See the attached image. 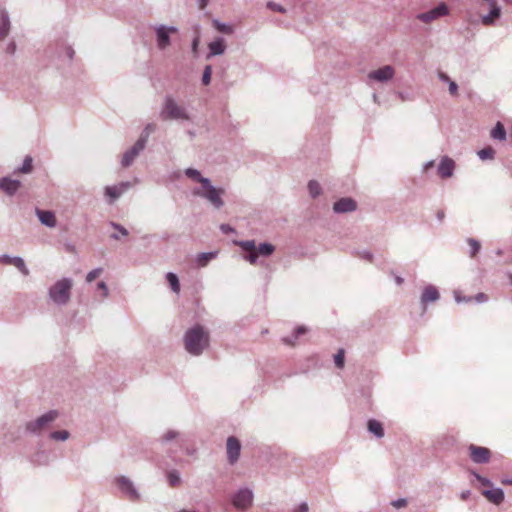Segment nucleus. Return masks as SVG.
Listing matches in <instances>:
<instances>
[{"mask_svg": "<svg viewBox=\"0 0 512 512\" xmlns=\"http://www.w3.org/2000/svg\"><path fill=\"white\" fill-rule=\"evenodd\" d=\"M185 349L198 356L209 346V334L201 325H196L185 333Z\"/></svg>", "mask_w": 512, "mask_h": 512, "instance_id": "f257e3e1", "label": "nucleus"}, {"mask_svg": "<svg viewBox=\"0 0 512 512\" xmlns=\"http://www.w3.org/2000/svg\"><path fill=\"white\" fill-rule=\"evenodd\" d=\"M192 193L195 196L205 198L217 209L224 205L222 196L225 194V190L214 187L209 179L201 180V186L194 188Z\"/></svg>", "mask_w": 512, "mask_h": 512, "instance_id": "f03ea898", "label": "nucleus"}, {"mask_svg": "<svg viewBox=\"0 0 512 512\" xmlns=\"http://www.w3.org/2000/svg\"><path fill=\"white\" fill-rule=\"evenodd\" d=\"M72 281L63 278L57 281L49 290V296L57 304H66L70 299Z\"/></svg>", "mask_w": 512, "mask_h": 512, "instance_id": "7ed1b4c3", "label": "nucleus"}, {"mask_svg": "<svg viewBox=\"0 0 512 512\" xmlns=\"http://www.w3.org/2000/svg\"><path fill=\"white\" fill-rule=\"evenodd\" d=\"M154 128V125H147L144 133L140 136L135 145L123 155L122 165L124 167L129 166L133 162L134 158L139 154V152L144 149L147 138L150 132L154 130Z\"/></svg>", "mask_w": 512, "mask_h": 512, "instance_id": "20e7f679", "label": "nucleus"}, {"mask_svg": "<svg viewBox=\"0 0 512 512\" xmlns=\"http://www.w3.org/2000/svg\"><path fill=\"white\" fill-rule=\"evenodd\" d=\"M163 119H188L185 109L178 105L172 98L168 97L165 100L163 110L161 112Z\"/></svg>", "mask_w": 512, "mask_h": 512, "instance_id": "39448f33", "label": "nucleus"}, {"mask_svg": "<svg viewBox=\"0 0 512 512\" xmlns=\"http://www.w3.org/2000/svg\"><path fill=\"white\" fill-rule=\"evenodd\" d=\"M448 13H449L448 6L445 3H441L434 9H432L428 12L419 14L417 16V18L424 23H430L442 16L448 15Z\"/></svg>", "mask_w": 512, "mask_h": 512, "instance_id": "423d86ee", "label": "nucleus"}, {"mask_svg": "<svg viewBox=\"0 0 512 512\" xmlns=\"http://www.w3.org/2000/svg\"><path fill=\"white\" fill-rule=\"evenodd\" d=\"M395 75V69L391 65H385L368 73V78L376 82H387Z\"/></svg>", "mask_w": 512, "mask_h": 512, "instance_id": "0eeeda50", "label": "nucleus"}, {"mask_svg": "<svg viewBox=\"0 0 512 512\" xmlns=\"http://www.w3.org/2000/svg\"><path fill=\"white\" fill-rule=\"evenodd\" d=\"M468 449L473 462L488 463L490 461L491 451L488 448L471 444Z\"/></svg>", "mask_w": 512, "mask_h": 512, "instance_id": "6e6552de", "label": "nucleus"}, {"mask_svg": "<svg viewBox=\"0 0 512 512\" xmlns=\"http://www.w3.org/2000/svg\"><path fill=\"white\" fill-rule=\"evenodd\" d=\"M253 495L248 489L239 490L233 497L232 503L238 509H246L252 504Z\"/></svg>", "mask_w": 512, "mask_h": 512, "instance_id": "1a4fd4ad", "label": "nucleus"}, {"mask_svg": "<svg viewBox=\"0 0 512 512\" xmlns=\"http://www.w3.org/2000/svg\"><path fill=\"white\" fill-rule=\"evenodd\" d=\"M226 448H227L228 461L230 464H234L239 459V456H240V451H241L240 441L236 437L230 436L227 439Z\"/></svg>", "mask_w": 512, "mask_h": 512, "instance_id": "9d476101", "label": "nucleus"}, {"mask_svg": "<svg viewBox=\"0 0 512 512\" xmlns=\"http://www.w3.org/2000/svg\"><path fill=\"white\" fill-rule=\"evenodd\" d=\"M58 416V413L56 411H50L41 417H39L36 421L30 422L27 425V428L32 431L36 432L44 428L48 423L54 421Z\"/></svg>", "mask_w": 512, "mask_h": 512, "instance_id": "9b49d317", "label": "nucleus"}, {"mask_svg": "<svg viewBox=\"0 0 512 512\" xmlns=\"http://www.w3.org/2000/svg\"><path fill=\"white\" fill-rule=\"evenodd\" d=\"M177 28L175 27H165V26H159L156 28V34H157V43L158 47L160 49H165L167 46L170 45V38L169 33H176Z\"/></svg>", "mask_w": 512, "mask_h": 512, "instance_id": "f8f14e48", "label": "nucleus"}, {"mask_svg": "<svg viewBox=\"0 0 512 512\" xmlns=\"http://www.w3.org/2000/svg\"><path fill=\"white\" fill-rule=\"evenodd\" d=\"M236 245L241 247L244 251L248 252L249 254L245 256V259L250 262V264L254 265L256 264L257 258L259 257L258 253L256 252V244L253 240L248 241H237L235 242Z\"/></svg>", "mask_w": 512, "mask_h": 512, "instance_id": "ddd939ff", "label": "nucleus"}, {"mask_svg": "<svg viewBox=\"0 0 512 512\" xmlns=\"http://www.w3.org/2000/svg\"><path fill=\"white\" fill-rule=\"evenodd\" d=\"M129 182H122L118 185L107 186L105 188V195L110 198V202H113L119 198L127 189L130 187Z\"/></svg>", "mask_w": 512, "mask_h": 512, "instance_id": "4468645a", "label": "nucleus"}, {"mask_svg": "<svg viewBox=\"0 0 512 512\" xmlns=\"http://www.w3.org/2000/svg\"><path fill=\"white\" fill-rule=\"evenodd\" d=\"M455 168V162L445 156L442 158L439 166H438V174L441 178H449L453 175V171Z\"/></svg>", "mask_w": 512, "mask_h": 512, "instance_id": "2eb2a0df", "label": "nucleus"}, {"mask_svg": "<svg viewBox=\"0 0 512 512\" xmlns=\"http://www.w3.org/2000/svg\"><path fill=\"white\" fill-rule=\"evenodd\" d=\"M357 204L351 198H341L334 203L333 209L337 213H345L356 210Z\"/></svg>", "mask_w": 512, "mask_h": 512, "instance_id": "dca6fc26", "label": "nucleus"}, {"mask_svg": "<svg viewBox=\"0 0 512 512\" xmlns=\"http://www.w3.org/2000/svg\"><path fill=\"white\" fill-rule=\"evenodd\" d=\"M482 495L491 503L499 505L504 500V492L500 488L482 490Z\"/></svg>", "mask_w": 512, "mask_h": 512, "instance_id": "f3484780", "label": "nucleus"}, {"mask_svg": "<svg viewBox=\"0 0 512 512\" xmlns=\"http://www.w3.org/2000/svg\"><path fill=\"white\" fill-rule=\"evenodd\" d=\"M20 185L21 183L19 180H14L7 177L0 179V189L5 191L9 195L14 194L18 190Z\"/></svg>", "mask_w": 512, "mask_h": 512, "instance_id": "a211bd4d", "label": "nucleus"}, {"mask_svg": "<svg viewBox=\"0 0 512 512\" xmlns=\"http://www.w3.org/2000/svg\"><path fill=\"white\" fill-rule=\"evenodd\" d=\"M36 213L42 224L48 227L56 226V217L53 212L37 209Z\"/></svg>", "mask_w": 512, "mask_h": 512, "instance_id": "6ab92c4d", "label": "nucleus"}, {"mask_svg": "<svg viewBox=\"0 0 512 512\" xmlns=\"http://www.w3.org/2000/svg\"><path fill=\"white\" fill-rule=\"evenodd\" d=\"M501 13L500 8L497 6L495 2H491V11L488 15L482 17V23L485 26H490L494 23L496 19L499 18Z\"/></svg>", "mask_w": 512, "mask_h": 512, "instance_id": "aec40b11", "label": "nucleus"}, {"mask_svg": "<svg viewBox=\"0 0 512 512\" xmlns=\"http://www.w3.org/2000/svg\"><path fill=\"white\" fill-rule=\"evenodd\" d=\"M439 298V292L434 286H427L423 290L421 301L423 304L434 302Z\"/></svg>", "mask_w": 512, "mask_h": 512, "instance_id": "412c9836", "label": "nucleus"}, {"mask_svg": "<svg viewBox=\"0 0 512 512\" xmlns=\"http://www.w3.org/2000/svg\"><path fill=\"white\" fill-rule=\"evenodd\" d=\"M208 47L210 50V53L208 55V58H209L210 56L223 54L225 51L226 45H225L224 40L222 38H219V39L209 43Z\"/></svg>", "mask_w": 512, "mask_h": 512, "instance_id": "4be33fe9", "label": "nucleus"}, {"mask_svg": "<svg viewBox=\"0 0 512 512\" xmlns=\"http://www.w3.org/2000/svg\"><path fill=\"white\" fill-rule=\"evenodd\" d=\"M117 485L122 491L127 493L130 496V498L136 497V491L133 488L132 483L127 478H125V477L118 478Z\"/></svg>", "mask_w": 512, "mask_h": 512, "instance_id": "5701e85b", "label": "nucleus"}, {"mask_svg": "<svg viewBox=\"0 0 512 512\" xmlns=\"http://www.w3.org/2000/svg\"><path fill=\"white\" fill-rule=\"evenodd\" d=\"M307 333V328L305 326H298L292 336L283 337L282 341L284 344L289 346H294L297 343V339L300 335H304Z\"/></svg>", "mask_w": 512, "mask_h": 512, "instance_id": "b1692460", "label": "nucleus"}, {"mask_svg": "<svg viewBox=\"0 0 512 512\" xmlns=\"http://www.w3.org/2000/svg\"><path fill=\"white\" fill-rule=\"evenodd\" d=\"M368 430L374 434L376 437L378 438H381L384 436V429H383V426H382V423L375 420V419H371L368 421Z\"/></svg>", "mask_w": 512, "mask_h": 512, "instance_id": "393cba45", "label": "nucleus"}, {"mask_svg": "<svg viewBox=\"0 0 512 512\" xmlns=\"http://www.w3.org/2000/svg\"><path fill=\"white\" fill-rule=\"evenodd\" d=\"M490 135L493 139L505 140L506 139V131H505L503 124L501 122H497L495 127L492 129Z\"/></svg>", "mask_w": 512, "mask_h": 512, "instance_id": "a878e982", "label": "nucleus"}, {"mask_svg": "<svg viewBox=\"0 0 512 512\" xmlns=\"http://www.w3.org/2000/svg\"><path fill=\"white\" fill-rule=\"evenodd\" d=\"M2 23L0 25V40L4 39L9 32V19L5 12H1Z\"/></svg>", "mask_w": 512, "mask_h": 512, "instance_id": "bb28decb", "label": "nucleus"}, {"mask_svg": "<svg viewBox=\"0 0 512 512\" xmlns=\"http://www.w3.org/2000/svg\"><path fill=\"white\" fill-rule=\"evenodd\" d=\"M275 251V247L269 243H262L256 247V252L260 256H269Z\"/></svg>", "mask_w": 512, "mask_h": 512, "instance_id": "cd10ccee", "label": "nucleus"}, {"mask_svg": "<svg viewBox=\"0 0 512 512\" xmlns=\"http://www.w3.org/2000/svg\"><path fill=\"white\" fill-rule=\"evenodd\" d=\"M33 159L31 156H26L23 165L17 169L18 173L28 174L33 170Z\"/></svg>", "mask_w": 512, "mask_h": 512, "instance_id": "c85d7f7f", "label": "nucleus"}, {"mask_svg": "<svg viewBox=\"0 0 512 512\" xmlns=\"http://www.w3.org/2000/svg\"><path fill=\"white\" fill-rule=\"evenodd\" d=\"M166 278H167L168 283H169V284H170V286H171V289H172L175 293H179V291H180V284H179L178 277H177L174 273L169 272V273L166 275Z\"/></svg>", "mask_w": 512, "mask_h": 512, "instance_id": "c756f323", "label": "nucleus"}, {"mask_svg": "<svg viewBox=\"0 0 512 512\" xmlns=\"http://www.w3.org/2000/svg\"><path fill=\"white\" fill-rule=\"evenodd\" d=\"M12 265L15 266L17 269H19V271L27 276L29 274V271L23 261L22 258L20 257H13V262H12Z\"/></svg>", "mask_w": 512, "mask_h": 512, "instance_id": "7c9ffc66", "label": "nucleus"}, {"mask_svg": "<svg viewBox=\"0 0 512 512\" xmlns=\"http://www.w3.org/2000/svg\"><path fill=\"white\" fill-rule=\"evenodd\" d=\"M212 24L215 27V29L221 33H224V34H232L233 33V28L231 26L222 24L218 20H213Z\"/></svg>", "mask_w": 512, "mask_h": 512, "instance_id": "2f4dec72", "label": "nucleus"}, {"mask_svg": "<svg viewBox=\"0 0 512 512\" xmlns=\"http://www.w3.org/2000/svg\"><path fill=\"white\" fill-rule=\"evenodd\" d=\"M215 257V253H201L198 255L197 262L198 265L201 267H204L207 265V263Z\"/></svg>", "mask_w": 512, "mask_h": 512, "instance_id": "473e14b6", "label": "nucleus"}, {"mask_svg": "<svg viewBox=\"0 0 512 512\" xmlns=\"http://www.w3.org/2000/svg\"><path fill=\"white\" fill-rule=\"evenodd\" d=\"M494 154H495V151L492 147H485L478 152V156L482 160L492 159L494 157Z\"/></svg>", "mask_w": 512, "mask_h": 512, "instance_id": "72a5a7b5", "label": "nucleus"}, {"mask_svg": "<svg viewBox=\"0 0 512 512\" xmlns=\"http://www.w3.org/2000/svg\"><path fill=\"white\" fill-rule=\"evenodd\" d=\"M185 174L187 175V177L197 181L200 185H201V180L205 179L204 177L201 176L200 172L196 169L188 168L185 171Z\"/></svg>", "mask_w": 512, "mask_h": 512, "instance_id": "f704fd0d", "label": "nucleus"}, {"mask_svg": "<svg viewBox=\"0 0 512 512\" xmlns=\"http://www.w3.org/2000/svg\"><path fill=\"white\" fill-rule=\"evenodd\" d=\"M308 190L312 197H316L321 192V187L317 181H310L308 184Z\"/></svg>", "mask_w": 512, "mask_h": 512, "instance_id": "c9c22d12", "label": "nucleus"}, {"mask_svg": "<svg viewBox=\"0 0 512 512\" xmlns=\"http://www.w3.org/2000/svg\"><path fill=\"white\" fill-rule=\"evenodd\" d=\"M470 248H471V252H470V256L471 257H475L476 254L479 252L480 248H481V245L479 243V241L473 239V238H469L467 240Z\"/></svg>", "mask_w": 512, "mask_h": 512, "instance_id": "e433bc0d", "label": "nucleus"}, {"mask_svg": "<svg viewBox=\"0 0 512 512\" xmlns=\"http://www.w3.org/2000/svg\"><path fill=\"white\" fill-rule=\"evenodd\" d=\"M344 356L345 351L343 349H340L337 354L334 356L335 365L337 368H343L344 367Z\"/></svg>", "mask_w": 512, "mask_h": 512, "instance_id": "4c0bfd02", "label": "nucleus"}, {"mask_svg": "<svg viewBox=\"0 0 512 512\" xmlns=\"http://www.w3.org/2000/svg\"><path fill=\"white\" fill-rule=\"evenodd\" d=\"M212 67L207 65L203 72L202 82L204 85H208L211 81Z\"/></svg>", "mask_w": 512, "mask_h": 512, "instance_id": "58836bf2", "label": "nucleus"}, {"mask_svg": "<svg viewBox=\"0 0 512 512\" xmlns=\"http://www.w3.org/2000/svg\"><path fill=\"white\" fill-rule=\"evenodd\" d=\"M102 273V269L101 268H97V269H94L92 271H90L87 276H86V281L91 283L92 281H94L97 277H99Z\"/></svg>", "mask_w": 512, "mask_h": 512, "instance_id": "ea45409f", "label": "nucleus"}, {"mask_svg": "<svg viewBox=\"0 0 512 512\" xmlns=\"http://www.w3.org/2000/svg\"><path fill=\"white\" fill-rule=\"evenodd\" d=\"M473 475L481 483L482 486L486 487L487 489L492 488L493 484L489 479L482 477L481 475H479L477 473H473Z\"/></svg>", "mask_w": 512, "mask_h": 512, "instance_id": "a19ab883", "label": "nucleus"}, {"mask_svg": "<svg viewBox=\"0 0 512 512\" xmlns=\"http://www.w3.org/2000/svg\"><path fill=\"white\" fill-rule=\"evenodd\" d=\"M69 436V433L65 430L63 431H55L51 434V437L55 440H66Z\"/></svg>", "mask_w": 512, "mask_h": 512, "instance_id": "79ce46f5", "label": "nucleus"}, {"mask_svg": "<svg viewBox=\"0 0 512 512\" xmlns=\"http://www.w3.org/2000/svg\"><path fill=\"white\" fill-rule=\"evenodd\" d=\"M168 481L170 486L175 487L180 483V478L176 473L170 472L168 474Z\"/></svg>", "mask_w": 512, "mask_h": 512, "instance_id": "37998d69", "label": "nucleus"}, {"mask_svg": "<svg viewBox=\"0 0 512 512\" xmlns=\"http://www.w3.org/2000/svg\"><path fill=\"white\" fill-rule=\"evenodd\" d=\"M267 6H268L271 10H273V11L280 12V13L285 12V9H284L281 5H279V4H277V3H274V2H269V3L267 4Z\"/></svg>", "mask_w": 512, "mask_h": 512, "instance_id": "c03bdc74", "label": "nucleus"}, {"mask_svg": "<svg viewBox=\"0 0 512 512\" xmlns=\"http://www.w3.org/2000/svg\"><path fill=\"white\" fill-rule=\"evenodd\" d=\"M449 92L452 96L458 95V86L454 81H449Z\"/></svg>", "mask_w": 512, "mask_h": 512, "instance_id": "a18cd8bd", "label": "nucleus"}, {"mask_svg": "<svg viewBox=\"0 0 512 512\" xmlns=\"http://www.w3.org/2000/svg\"><path fill=\"white\" fill-rule=\"evenodd\" d=\"M12 262H13V257L7 256V255L0 256V263L5 264V265H12Z\"/></svg>", "mask_w": 512, "mask_h": 512, "instance_id": "49530a36", "label": "nucleus"}, {"mask_svg": "<svg viewBox=\"0 0 512 512\" xmlns=\"http://www.w3.org/2000/svg\"><path fill=\"white\" fill-rule=\"evenodd\" d=\"M112 225H113V227H114L115 229H117V230H118V231H119L123 236L128 235V231H127V229H126V228H124L123 226H120L119 224H115V223H113Z\"/></svg>", "mask_w": 512, "mask_h": 512, "instance_id": "de8ad7c7", "label": "nucleus"}, {"mask_svg": "<svg viewBox=\"0 0 512 512\" xmlns=\"http://www.w3.org/2000/svg\"><path fill=\"white\" fill-rule=\"evenodd\" d=\"M406 500L405 499H399L395 502H393V506L396 507V508H401V507H404L406 506Z\"/></svg>", "mask_w": 512, "mask_h": 512, "instance_id": "09e8293b", "label": "nucleus"}, {"mask_svg": "<svg viewBox=\"0 0 512 512\" xmlns=\"http://www.w3.org/2000/svg\"><path fill=\"white\" fill-rule=\"evenodd\" d=\"M98 288L101 289L103 291V296H107L108 294V288L106 286V284L104 282H99L98 283Z\"/></svg>", "mask_w": 512, "mask_h": 512, "instance_id": "8fccbe9b", "label": "nucleus"}, {"mask_svg": "<svg viewBox=\"0 0 512 512\" xmlns=\"http://www.w3.org/2000/svg\"><path fill=\"white\" fill-rule=\"evenodd\" d=\"M471 495V492L469 490L462 491L460 494V499L462 501H466Z\"/></svg>", "mask_w": 512, "mask_h": 512, "instance_id": "3c124183", "label": "nucleus"}, {"mask_svg": "<svg viewBox=\"0 0 512 512\" xmlns=\"http://www.w3.org/2000/svg\"><path fill=\"white\" fill-rule=\"evenodd\" d=\"M220 229L222 230L223 233L227 234L229 232H232L233 231V228H231L228 224H222L220 226Z\"/></svg>", "mask_w": 512, "mask_h": 512, "instance_id": "603ef678", "label": "nucleus"}, {"mask_svg": "<svg viewBox=\"0 0 512 512\" xmlns=\"http://www.w3.org/2000/svg\"><path fill=\"white\" fill-rule=\"evenodd\" d=\"M177 436V433L174 431H169L164 435L165 440H171Z\"/></svg>", "mask_w": 512, "mask_h": 512, "instance_id": "864d4df0", "label": "nucleus"}, {"mask_svg": "<svg viewBox=\"0 0 512 512\" xmlns=\"http://www.w3.org/2000/svg\"><path fill=\"white\" fill-rule=\"evenodd\" d=\"M198 45H199V37H196V38L193 40V43H192V50H193V52H194L195 54L197 53Z\"/></svg>", "mask_w": 512, "mask_h": 512, "instance_id": "5fc2aeb1", "label": "nucleus"}, {"mask_svg": "<svg viewBox=\"0 0 512 512\" xmlns=\"http://www.w3.org/2000/svg\"><path fill=\"white\" fill-rule=\"evenodd\" d=\"M209 3V0H199L198 1V6H199V9L203 10L207 7Z\"/></svg>", "mask_w": 512, "mask_h": 512, "instance_id": "6e6d98bb", "label": "nucleus"}, {"mask_svg": "<svg viewBox=\"0 0 512 512\" xmlns=\"http://www.w3.org/2000/svg\"><path fill=\"white\" fill-rule=\"evenodd\" d=\"M307 511H308V505L306 503H303L299 506V508L296 512H307Z\"/></svg>", "mask_w": 512, "mask_h": 512, "instance_id": "4d7b16f0", "label": "nucleus"}, {"mask_svg": "<svg viewBox=\"0 0 512 512\" xmlns=\"http://www.w3.org/2000/svg\"><path fill=\"white\" fill-rule=\"evenodd\" d=\"M438 75H439V78H440L442 81H445V82H449V81H450V79H449L448 75H446L445 73H443V72H439V74H438Z\"/></svg>", "mask_w": 512, "mask_h": 512, "instance_id": "13d9d810", "label": "nucleus"}, {"mask_svg": "<svg viewBox=\"0 0 512 512\" xmlns=\"http://www.w3.org/2000/svg\"><path fill=\"white\" fill-rule=\"evenodd\" d=\"M487 299V296L483 293L477 295V301H484Z\"/></svg>", "mask_w": 512, "mask_h": 512, "instance_id": "bf43d9fd", "label": "nucleus"}, {"mask_svg": "<svg viewBox=\"0 0 512 512\" xmlns=\"http://www.w3.org/2000/svg\"><path fill=\"white\" fill-rule=\"evenodd\" d=\"M501 483L504 485H512V479L504 478L501 480Z\"/></svg>", "mask_w": 512, "mask_h": 512, "instance_id": "052dcab7", "label": "nucleus"}, {"mask_svg": "<svg viewBox=\"0 0 512 512\" xmlns=\"http://www.w3.org/2000/svg\"><path fill=\"white\" fill-rule=\"evenodd\" d=\"M396 282H397V284H401L403 282V279L400 277H397Z\"/></svg>", "mask_w": 512, "mask_h": 512, "instance_id": "680f3d73", "label": "nucleus"}, {"mask_svg": "<svg viewBox=\"0 0 512 512\" xmlns=\"http://www.w3.org/2000/svg\"><path fill=\"white\" fill-rule=\"evenodd\" d=\"M431 166H433V162H430V163L427 165V167H431Z\"/></svg>", "mask_w": 512, "mask_h": 512, "instance_id": "e2e57ef3", "label": "nucleus"}, {"mask_svg": "<svg viewBox=\"0 0 512 512\" xmlns=\"http://www.w3.org/2000/svg\"><path fill=\"white\" fill-rule=\"evenodd\" d=\"M506 1L509 2V3H512V0H506Z\"/></svg>", "mask_w": 512, "mask_h": 512, "instance_id": "0e129e2a", "label": "nucleus"}]
</instances>
